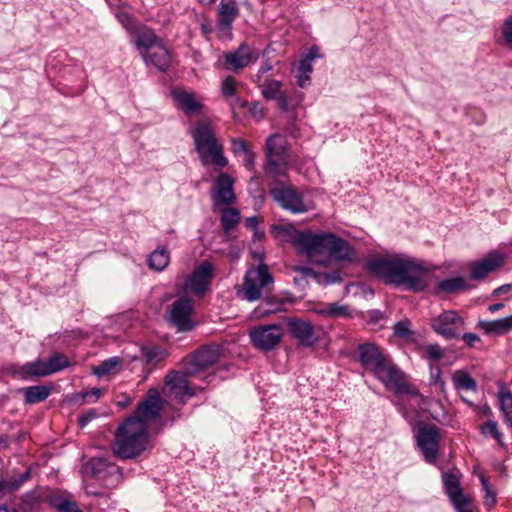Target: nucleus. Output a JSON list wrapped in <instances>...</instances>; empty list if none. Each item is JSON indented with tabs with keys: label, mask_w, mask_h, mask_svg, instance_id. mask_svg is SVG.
I'll use <instances>...</instances> for the list:
<instances>
[{
	"label": "nucleus",
	"mask_w": 512,
	"mask_h": 512,
	"mask_svg": "<svg viewBox=\"0 0 512 512\" xmlns=\"http://www.w3.org/2000/svg\"><path fill=\"white\" fill-rule=\"evenodd\" d=\"M169 259V253L165 248L156 249L151 253L148 264L151 269L162 271L169 264Z\"/></svg>",
	"instance_id": "35"
},
{
	"label": "nucleus",
	"mask_w": 512,
	"mask_h": 512,
	"mask_svg": "<svg viewBox=\"0 0 512 512\" xmlns=\"http://www.w3.org/2000/svg\"><path fill=\"white\" fill-rule=\"evenodd\" d=\"M255 162V154L250 150L244 154V165L247 169L253 170Z\"/></svg>",
	"instance_id": "58"
},
{
	"label": "nucleus",
	"mask_w": 512,
	"mask_h": 512,
	"mask_svg": "<svg viewBox=\"0 0 512 512\" xmlns=\"http://www.w3.org/2000/svg\"><path fill=\"white\" fill-rule=\"evenodd\" d=\"M271 68L272 67L270 64H265L264 66H262L257 74V82H260L261 76L267 71L271 70Z\"/></svg>",
	"instance_id": "62"
},
{
	"label": "nucleus",
	"mask_w": 512,
	"mask_h": 512,
	"mask_svg": "<svg viewBox=\"0 0 512 512\" xmlns=\"http://www.w3.org/2000/svg\"><path fill=\"white\" fill-rule=\"evenodd\" d=\"M443 483L449 499L455 496H459V494L463 493L462 488L460 486V481L456 475L445 474L443 476Z\"/></svg>",
	"instance_id": "38"
},
{
	"label": "nucleus",
	"mask_w": 512,
	"mask_h": 512,
	"mask_svg": "<svg viewBox=\"0 0 512 512\" xmlns=\"http://www.w3.org/2000/svg\"><path fill=\"white\" fill-rule=\"evenodd\" d=\"M193 302L186 298L176 300L170 308V321L180 332L190 331L194 327L191 315Z\"/></svg>",
	"instance_id": "14"
},
{
	"label": "nucleus",
	"mask_w": 512,
	"mask_h": 512,
	"mask_svg": "<svg viewBox=\"0 0 512 512\" xmlns=\"http://www.w3.org/2000/svg\"><path fill=\"white\" fill-rule=\"evenodd\" d=\"M212 271V264L208 261H204L197 266L189 278L190 289L197 295L203 296L212 280Z\"/></svg>",
	"instance_id": "19"
},
{
	"label": "nucleus",
	"mask_w": 512,
	"mask_h": 512,
	"mask_svg": "<svg viewBox=\"0 0 512 512\" xmlns=\"http://www.w3.org/2000/svg\"><path fill=\"white\" fill-rule=\"evenodd\" d=\"M251 343L257 349L268 352L275 349L281 342L283 330L280 325H258L249 331Z\"/></svg>",
	"instance_id": "10"
},
{
	"label": "nucleus",
	"mask_w": 512,
	"mask_h": 512,
	"mask_svg": "<svg viewBox=\"0 0 512 512\" xmlns=\"http://www.w3.org/2000/svg\"><path fill=\"white\" fill-rule=\"evenodd\" d=\"M187 367L185 368V372H169L165 377V386L169 389V392L177 398H182L185 396L192 397L194 395L193 390L189 387L188 381L186 379Z\"/></svg>",
	"instance_id": "21"
},
{
	"label": "nucleus",
	"mask_w": 512,
	"mask_h": 512,
	"mask_svg": "<svg viewBox=\"0 0 512 512\" xmlns=\"http://www.w3.org/2000/svg\"><path fill=\"white\" fill-rule=\"evenodd\" d=\"M502 34L505 43L512 49V16L508 17L502 27Z\"/></svg>",
	"instance_id": "47"
},
{
	"label": "nucleus",
	"mask_w": 512,
	"mask_h": 512,
	"mask_svg": "<svg viewBox=\"0 0 512 512\" xmlns=\"http://www.w3.org/2000/svg\"><path fill=\"white\" fill-rule=\"evenodd\" d=\"M50 375L59 372L69 366L68 358L60 353H54L46 361Z\"/></svg>",
	"instance_id": "40"
},
{
	"label": "nucleus",
	"mask_w": 512,
	"mask_h": 512,
	"mask_svg": "<svg viewBox=\"0 0 512 512\" xmlns=\"http://www.w3.org/2000/svg\"><path fill=\"white\" fill-rule=\"evenodd\" d=\"M295 271L297 273L296 276H294L293 281L296 286H298L300 289H305L308 285V279L313 278L316 279L317 275L316 273L309 267H296Z\"/></svg>",
	"instance_id": "39"
},
{
	"label": "nucleus",
	"mask_w": 512,
	"mask_h": 512,
	"mask_svg": "<svg viewBox=\"0 0 512 512\" xmlns=\"http://www.w3.org/2000/svg\"><path fill=\"white\" fill-rule=\"evenodd\" d=\"M393 392L397 395L407 394L412 397H420V399L423 400V397L420 396L418 389L414 385L408 383L405 378L400 382L399 385L396 386Z\"/></svg>",
	"instance_id": "44"
},
{
	"label": "nucleus",
	"mask_w": 512,
	"mask_h": 512,
	"mask_svg": "<svg viewBox=\"0 0 512 512\" xmlns=\"http://www.w3.org/2000/svg\"><path fill=\"white\" fill-rule=\"evenodd\" d=\"M239 14V9L234 0H221L218 7L217 25L221 31H230L232 23Z\"/></svg>",
	"instance_id": "24"
},
{
	"label": "nucleus",
	"mask_w": 512,
	"mask_h": 512,
	"mask_svg": "<svg viewBox=\"0 0 512 512\" xmlns=\"http://www.w3.org/2000/svg\"><path fill=\"white\" fill-rule=\"evenodd\" d=\"M172 96L176 102L177 108L182 110L186 115H194L201 112L203 104L197 99L193 92L184 89H175Z\"/></svg>",
	"instance_id": "23"
},
{
	"label": "nucleus",
	"mask_w": 512,
	"mask_h": 512,
	"mask_svg": "<svg viewBox=\"0 0 512 512\" xmlns=\"http://www.w3.org/2000/svg\"><path fill=\"white\" fill-rule=\"evenodd\" d=\"M102 394V389L99 388H93L88 392H85L83 394V399L87 403H93L99 399V397Z\"/></svg>",
	"instance_id": "55"
},
{
	"label": "nucleus",
	"mask_w": 512,
	"mask_h": 512,
	"mask_svg": "<svg viewBox=\"0 0 512 512\" xmlns=\"http://www.w3.org/2000/svg\"><path fill=\"white\" fill-rule=\"evenodd\" d=\"M51 504L59 512H82L75 502L69 501L62 497L52 498Z\"/></svg>",
	"instance_id": "43"
},
{
	"label": "nucleus",
	"mask_w": 512,
	"mask_h": 512,
	"mask_svg": "<svg viewBox=\"0 0 512 512\" xmlns=\"http://www.w3.org/2000/svg\"><path fill=\"white\" fill-rule=\"evenodd\" d=\"M52 388L47 385L29 386L23 389L24 402L36 404L45 401L51 394Z\"/></svg>",
	"instance_id": "29"
},
{
	"label": "nucleus",
	"mask_w": 512,
	"mask_h": 512,
	"mask_svg": "<svg viewBox=\"0 0 512 512\" xmlns=\"http://www.w3.org/2000/svg\"><path fill=\"white\" fill-rule=\"evenodd\" d=\"M191 136L203 165H213L216 170L227 166L228 160L223 154V146L217 139L215 129L209 121H198Z\"/></svg>",
	"instance_id": "4"
},
{
	"label": "nucleus",
	"mask_w": 512,
	"mask_h": 512,
	"mask_svg": "<svg viewBox=\"0 0 512 512\" xmlns=\"http://www.w3.org/2000/svg\"><path fill=\"white\" fill-rule=\"evenodd\" d=\"M142 56L146 64L153 65L160 71H166L170 66V53L162 43Z\"/></svg>",
	"instance_id": "26"
},
{
	"label": "nucleus",
	"mask_w": 512,
	"mask_h": 512,
	"mask_svg": "<svg viewBox=\"0 0 512 512\" xmlns=\"http://www.w3.org/2000/svg\"><path fill=\"white\" fill-rule=\"evenodd\" d=\"M144 355L146 359L151 362L157 356V350L155 348H149L144 350Z\"/></svg>",
	"instance_id": "60"
},
{
	"label": "nucleus",
	"mask_w": 512,
	"mask_h": 512,
	"mask_svg": "<svg viewBox=\"0 0 512 512\" xmlns=\"http://www.w3.org/2000/svg\"><path fill=\"white\" fill-rule=\"evenodd\" d=\"M231 150L234 154H245L249 151L247 142L241 138L233 139L231 142Z\"/></svg>",
	"instance_id": "52"
},
{
	"label": "nucleus",
	"mask_w": 512,
	"mask_h": 512,
	"mask_svg": "<svg viewBox=\"0 0 512 512\" xmlns=\"http://www.w3.org/2000/svg\"><path fill=\"white\" fill-rule=\"evenodd\" d=\"M83 472L109 489L117 487L123 480L122 469L105 457H92L84 464Z\"/></svg>",
	"instance_id": "6"
},
{
	"label": "nucleus",
	"mask_w": 512,
	"mask_h": 512,
	"mask_svg": "<svg viewBox=\"0 0 512 512\" xmlns=\"http://www.w3.org/2000/svg\"><path fill=\"white\" fill-rule=\"evenodd\" d=\"M240 220L239 211L235 208H225L221 216V224L225 232L235 227Z\"/></svg>",
	"instance_id": "37"
},
{
	"label": "nucleus",
	"mask_w": 512,
	"mask_h": 512,
	"mask_svg": "<svg viewBox=\"0 0 512 512\" xmlns=\"http://www.w3.org/2000/svg\"><path fill=\"white\" fill-rule=\"evenodd\" d=\"M266 294L267 295L263 298V303L253 310L252 315L256 319L283 311V305L287 303V300L284 298L276 295H270L269 293Z\"/></svg>",
	"instance_id": "27"
},
{
	"label": "nucleus",
	"mask_w": 512,
	"mask_h": 512,
	"mask_svg": "<svg viewBox=\"0 0 512 512\" xmlns=\"http://www.w3.org/2000/svg\"><path fill=\"white\" fill-rule=\"evenodd\" d=\"M394 334L400 338H408L411 335V331L409 328V322L407 321H399L394 327Z\"/></svg>",
	"instance_id": "48"
},
{
	"label": "nucleus",
	"mask_w": 512,
	"mask_h": 512,
	"mask_svg": "<svg viewBox=\"0 0 512 512\" xmlns=\"http://www.w3.org/2000/svg\"><path fill=\"white\" fill-rule=\"evenodd\" d=\"M116 17L119 20V22L127 29H132V18L131 15L124 10L118 11L116 13Z\"/></svg>",
	"instance_id": "54"
},
{
	"label": "nucleus",
	"mask_w": 512,
	"mask_h": 512,
	"mask_svg": "<svg viewBox=\"0 0 512 512\" xmlns=\"http://www.w3.org/2000/svg\"><path fill=\"white\" fill-rule=\"evenodd\" d=\"M315 311L316 313L329 318L351 317V312L348 306L339 303L324 304Z\"/></svg>",
	"instance_id": "31"
},
{
	"label": "nucleus",
	"mask_w": 512,
	"mask_h": 512,
	"mask_svg": "<svg viewBox=\"0 0 512 512\" xmlns=\"http://www.w3.org/2000/svg\"><path fill=\"white\" fill-rule=\"evenodd\" d=\"M221 356L220 346L211 344L195 352L187 363V374L194 375L217 363Z\"/></svg>",
	"instance_id": "13"
},
{
	"label": "nucleus",
	"mask_w": 512,
	"mask_h": 512,
	"mask_svg": "<svg viewBox=\"0 0 512 512\" xmlns=\"http://www.w3.org/2000/svg\"><path fill=\"white\" fill-rule=\"evenodd\" d=\"M453 384L456 389L476 391L477 383L470 374L465 371L457 370L452 376Z\"/></svg>",
	"instance_id": "34"
},
{
	"label": "nucleus",
	"mask_w": 512,
	"mask_h": 512,
	"mask_svg": "<svg viewBox=\"0 0 512 512\" xmlns=\"http://www.w3.org/2000/svg\"><path fill=\"white\" fill-rule=\"evenodd\" d=\"M462 339L469 347H474L475 344L480 341V337L475 333H465Z\"/></svg>",
	"instance_id": "56"
},
{
	"label": "nucleus",
	"mask_w": 512,
	"mask_h": 512,
	"mask_svg": "<svg viewBox=\"0 0 512 512\" xmlns=\"http://www.w3.org/2000/svg\"><path fill=\"white\" fill-rule=\"evenodd\" d=\"M257 59L246 44H241L234 52L225 53V66L231 71H238Z\"/></svg>",
	"instance_id": "22"
},
{
	"label": "nucleus",
	"mask_w": 512,
	"mask_h": 512,
	"mask_svg": "<svg viewBox=\"0 0 512 512\" xmlns=\"http://www.w3.org/2000/svg\"><path fill=\"white\" fill-rule=\"evenodd\" d=\"M287 326L292 337L302 346L311 347L318 341L314 326L308 321L291 318Z\"/></svg>",
	"instance_id": "16"
},
{
	"label": "nucleus",
	"mask_w": 512,
	"mask_h": 512,
	"mask_svg": "<svg viewBox=\"0 0 512 512\" xmlns=\"http://www.w3.org/2000/svg\"><path fill=\"white\" fill-rule=\"evenodd\" d=\"M478 327L486 334L504 335L512 330V315L492 321H479Z\"/></svg>",
	"instance_id": "28"
},
{
	"label": "nucleus",
	"mask_w": 512,
	"mask_h": 512,
	"mask_svg": "<svg viewBox=\"0 0 512 512\" xmlns=\"http://www.w3.org/2000/svg\"><path fill=\"white\" fill-rule=\"evenodd\" d=\"M433 330L445 339H455L464 329L465 321L455 310H446L432 320Z\"/></svg>",
	"instance_id": "11"
},
{
	"label": "nucleus",
	"mask_w": 512,
	"mask_h": 512,
	"mask_svg": "<svg viewBox=\"0 0 512 512\" xmlns=\"http://www.w3.org/2000/svg\"><path fill=\"white\" fill-rule=\"evenodd\" d=\"M163 403L157 389H149L145 398L138 403L130 419L140 421L145 428L160 417Z\"/></svg>",
	"instance_id": "9"
},
{
	"label": "nucleus",
	"mask_w": 512,
	"mask_h": 512,
	"mask_svg": "<svg viewBox=\"0 0 512 512\" xmlns=\"http://www.w3.org/2000/svg\"><path fill=\"white\" fill-rule=\"evenodd\" d=\"M234 179L221 173L215 180L212 190V198L216 205H230L234 203L236 197L233 191Z\"/></svg>",
	"instance_id": "18"
},
{
	"label": "nucleus",
	"mask_w": 512,
	"mask_h": 512,
	"mask_svg": "<svg viewBox=\"0 0 512 512\" xmlns=\"http://www.w3.org/2000/svg\"><path fill=\"white\" fill-rule=\"evenodd\" d=\"M259 86L262 88L263 97L268 100L274 99L282 92V84L277 80H266L263 84L259 83Z\"/></svg>",
	"instance_id": "41"
},
{
	"label": "nucleus",
	"mask_w": 512,
	"mask_h": 512,
	"mask_svg": "<svg viewBox=\"0 0 512 512\" xmlns=\"http://www.w3.org/2000/svg\"><path fill=\"white\" fill-rule=\"evenodd\" d=\"M266 172L279 176L285 173L289 154L287 140L283 135L273 134L266 140Z\"/></svg>",
	"instance_id": "7"
},
{
	"label": "nucleus",
	"mask_w": 512,
	"mask_h": 512,
	"mask_svg": "<svg viewBox=\"0 0 512 512\" xmlns=\"http://www.w3.org/2000/svg\"><path fill=\"white\" fill-rule=\"evenodd\" d=\"M438 289L446 294L457 293L471 288L464 277H454L442 280L437 285Z\"/></svg>",
	"instance_id": "32"
},
{
	"label": "nucleus",
	"mask_w": 512,
	"mask_h": 512,
	"mask_svg": "<svg viewBox=\"0 0 512 512\" xmlns=\"http://www.w3.org/2000/svg\"><path fill=\"white\" fill-rule=\"evenodd\" d=\"M22 481L23 480L8 482L3 479H0V498H2L6 493L17 490L20 487Z\"/></svg>",
	"instance_id": "49"
},
{
	"label": "nucleus",
	"mask_w": 512,
	"mask_h": 512,
	"mask_svg": "<svg viewBox=\"0 0 512 512\" xmlns=\"http://www.w3.org/2000/svg\"><path fill=\"white\" fill-rule=\"evenodd\" d=\"M387 389L394 391L396 386L406 378L405 373L389 357L372 373Z\"/></svg>",
	"instance_id": "17"
},
{
	"label": "nucleus",
	"mask_w": 512,
	"mask_h": 512,
	"mask_svg": "<svg viewBox=\"0 0 512 512\" xmlns=\"http://www.w3.org/2000/svg\"><path fill=\"white\" fill-rule=\"evenodd\" d=\"M295 78H296V83L300 88H305L310 84V77L302 74L297 69H296Z\"/></svg>",
	"instance_id": "57"
},
{
	"label": "nucleus",
	"mask_w": 512,
	"mask_h": 512,
	"mask_svg": "<svg viewBox=\"0 0 512 512\" xmlns=\"http://www.w3.org/2000/svg\"><path fill=\"white\" fill-rule=\"evenodd\" d=\"M274 285V279L266 264L250 268L243 280L241 293L243 298L254 302L262 298L264 293H270Z\"/></svg>",
	"instance_id": "5"
},
{
	"label": "nucleus",
	"mask_w": 512,
	"mask_h": 512,
	"mask_svg": "<svg viewBox=\"0 0 512 512\" xmlns=\"http://www.w3.org/2000/svg\"><path fill=\"white\" fill-rule=\"evenodd\" d=\"M274 99L277 101L278 106L282 110L287 109V106H288L287 96L283 92H281L279 95H277V97H275Z\"/></svg>",
	"instance_id": "59"
},
{
	"label": "nucleus",
	"mask_w": 512,
	"mask_h": 512,
	"mask_svg": "<svg viewBox=\"0 0 512 512\" xmlns=\"http://www.w3.org/2000/svg\"><path fill=\"white\" fill-rule=\"evenodd\" d=\"M504 307V305L502 303H496V304H492L488 307V310L492 313L502 309Z\"/></svg>",
	"instance_id": "64"
},
{
	"label": "nucleus",
	"mask_w": 512,
	"mask_h": 512,
	"mask_svg": "<svg viewBox=\"0 0 512 512\" xmlns=\"http://www.w3.org/2000/svg\"><path fill=\"white\" fill-rule=\"evenodd\" d=\"M245 225L249 229H255L258 225V219L256 217H249L246 219Z\"/></svg>",
	"instance_id": "61"
},
{
	"label": "nucleus",
	"mask_w": 512,
	"mask_h": 512,
	"mask_svg": "<svg viewBox=\"0 0 512 512\" xmlns=\"http://www.w3.org/2000/svg\"><path fill=\"white\" fill-rule=\"evenodd\" d=\"M357 351L361 365L371 373L377 370L390 357L374 343L359 345Z\"/></svg>",
	"instance_id": "15"
},
{
	"label": "nucleus",
	"mask_w": 512,
	"mask_h": 512,
	"mask_svg": "<svg viewBox=\"0 0 512 512\" xmlns=\"http://www.w3.org/2000/svg\"><path fill=\"white\" fill-rule=\"evenodd\" d=\"M134 43L141 55L154 49L161 43V40L148 27L141 26L133 32Z\"/></svg>",
	"instance_id": "25"
},
{
	"label": "nucleus",
	"mask_w": 512,
	"mask_h": 512,
	"mask_svg": "<svg viewBox=\"0 0 512 512\" xmlns=\"http://www.w3.org/2000/svg\"><path fill=\"white\" fill-rule=\"evenodd\" d=\"M149 443L148 429L140 421L127 417L117 427L111 449L121 459H133L142 454Z\"/></svg>",
	"instance_id": "3"
},
{
	"label": "nucleus",
	"mask_w": 512,
	"mask_h": 512,
	"mask_svg": "<svg viewBox=\"0 0 512 512\" xmlns=\"http://www.w3.org/2000/svg\"><path fill=\"white\" fill-rule=\"evenodd\" d=\"M481 431L483 434L490 433L499 444H503L502 434L498 430L497 422L493 420L487 421L481 426Z\"/></svg>",
	"instance_id": "45"
},
{
	"label": "nucleus",
	"mask_w": 512,
	"mask_h": 512,
	"mask_svg": "<svg viewBox=\"0 0 512 512\" xmlns=\"http://www.w3.org/2000/svg\"><path fill=\"white\" fill-rule=\"evenodd\" d=\"M500 411L503 413L504 422L512 427V392L502 387L498 392Z\"/></svg>",
	"instance_id": "33"
},
{
	"label": "nucleus",
	"mask_w": 512,
	"mask_h": 512,
	"mask_svg": "<svg viewBox=\"0 0 512 512\" xmlns=\"http://www.w3.org/2000/svg\"><path fill=\"white\" fill-rule=\"evenodd\" d=\"M314 60V56L311 57H305L299 61V64L297 66V70L301 72L302 74L310 77V74L313 71L312 68V61Z\"/></svg>",
	"instance_id": "50"
},
{
	"label": "nucleus",
	"mask_w": 512,
	"mask_h": 512,
	"mask_svg": "<svg viewBox=\"0 0 512 512\" xmlns=\"http://www.w3.org/2000/svg\"><path fill=\"white\" fill-rule=\"evenodd\" d=\"M21 370L28 376L44 377L50 375L47 362L40 359L24 364Z\"/></svg>",
	"instance_id": "36"
},
{
	"label": "nucleus",
	"mask_w": 512,
	"mask_h": 512,
	"mask_svg": "<svg viewBox=\"0 0 512 512\" xmlns=\"http://www.w3.org/2000/svg\"><path fill=\"white\" fill-rule=\"evenodd\" d=\"M274 235L282 241L289 242L298 253L305 256L310 263L331 266L333 261L354 262L356 251L350 244L333 233H312L297 230L292 224L274 228Z\"/></svg>",
	"instance_id": "1"
},
{
	"label": "nucleus",
	"mask_w": 512,
	"mask_h": 512,
	"mask_svg": "<svg viewBox=\"0 0 512 512\" xmlns=\"http://www.w3.org/2000/svg\"><path fill=\"white\" fill-rule=\"evenodd\" d=\"M480 480H481V484L486 492L484 503L487 507H492L495 505L496 499L489 488L488 480L484 476H481Z\"/></svg>",
	"instance_id": "51"
},
{
	"label": "nucleus",
	"mask_w": 512,
	"mask_h": 512,
	"mask_svg": "<svg viewBox=\"0 0 512 512\" xmlns=\"http://www.w3.org/2000/svg\"><path fill=\"white\" fill-rule=\"evenodd\" d=\"M510 289H511V285L510 284H505V285H502L499 288H497L494 291V294L498 295V294H501V293H507V292L510 291Z\"/></svg>",
	"instance_id": "63"
},
{
	"label": "nucleus",
	"mask_w": 512,
	"mask_h": 512,
	"mask_svg": "<svg viewBox=\"0 0 512 512\" xmlns=\"http://www.w3.org/2000/svg\"><path fill=\"white\" fill-rule=\"evenodd\" d=\"M426 353L431 360H438L444 356V351L438 344H429L426 347Z\"/></svg>",
	"instance_id": "53"
},
{
	"label": "nucleus",
	"mask_w": 512,
	"mask_h": 512,
	"mask_svg": "<svg viewBox=\"0 0 512 512\" xmlns=\"http://www.w3.org/2000/svg\"><path fill=\"white\" fill-rule=\"evenodd\" d=\"M503 257L498 253H489L485 258L470 264L471 278L482 280L489 273L503 265Z\"/></svg>",
	"instance_id": "20"
},
{
	"label": "nucleus",
	"mask_w": 512,
	"mask_h": 512,
	"mask_svg": "<svg viewBox=\"0 0 512 512\" xmlns=\"http://www.w3.org/2000/svg\"><path fill=\"white\" fill-rule=\"evenodd\" d=\"M271 195L283 209L295 214L305 213L314 208L313 202L306 200L304 194L291 185L279 183L271 189Z\"/></svg>",
	"instance_id": "8"
},
{
	"label": "nucleus",
	"mask_w": 512,
	"mask_h": 512,
	"mask_svg": "<svg viewBox=\"0 0 512 512\" xmlns=\"http://www.w3.org/2000/svg\"><path fill=\"white\" fill-rule=\"evenodd\" d=\"M440 439L439 428L435 425H423L418 428L417 445L428 463L433 464L437 461Z\"/></svg>",
	"instance_id": "12"
},
{
	"label": "nucleus",
	"mask_w": 512,
	"mask_h": 512,
	"mask_svg": "<svg viewBox=\"0 0 512 512\" xmlns=\"http://www.w3.org/2000/svg\"><path fill=\"white\" fill-rule=\"evenodd\" d=\"M224 96H233L236 93V81L232 76H227L221 87Z\"/></svg>",
	"instance_id": "46"
},
{
	"label": "nucleus",
	"mask_w": 512,
	"mask_h": 512,
	"mask_svg": "<svg viewBox=\"0 0 512 512\" xmlns=\"http://www.w3.org/2000/svg\"><path fill=\"white\" fill-rule=\"evenodd\" d=\"M122 369V360L119 357H112L104 360L100 365L93 368V374L101 378L108 375H115Z\"/></svg>",
	"instance_id": "30"
},
{
	"label": "nucleus",
	"mask_w": 512,
	"mask_h": 512,
	"mask_svg": "<svg viewBox=\"0 0 512 512\" xmlns=\"http://www.w3.org/2000/svg\"><path fill=\"white\" fill-rule=\"evenodd\" d=\"M450 500L457 512H473V502L470 496L461 493Z\"/></svg>",
	"instance_id": "42"
},
{
	"label": "nucleus",
	"mask_w": 512,
	"mask_h": 512,
	"mask_svg": "<svg viewBox=\"0 0 512 512\" xmlns=\"http://www.w3.org/2000/svg\"><path fill=\"white\" fill-rule=\"evenodd\" d=\"M370 271L387 284L404 286L414 292L427 286L428 269L407 256H387L369 262Z\"/></svg>",
	"instance_id": "2"
}]
</instances>
